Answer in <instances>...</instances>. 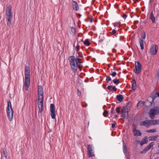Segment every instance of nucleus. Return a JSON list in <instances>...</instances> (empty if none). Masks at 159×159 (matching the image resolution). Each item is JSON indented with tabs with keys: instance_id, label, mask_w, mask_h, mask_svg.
I'll list each match as a JSON object with an SVG mask.
<instances>
[{
	"instance_id": "obj_1",
	"label": "nucleus",
	"mask_w": 159,
	"mask_h": 159,
	"mask_svg": "<svg viewBox=\"0 0 159 159\" xmlns=\"http://www.w3.org/2000/svg\"><path fill=\"white\" fill-rule=\"evenodd\" d=\"M25 76L23 89L27 90L30 84V68L26 66L25 67Z\"/></svg>"
},
{
	"instance_id": "obj_2",
	"label": "nucleus",
	"mask_w": 159,
	"mask_h": 159,
	"mask_svg": "<svg viewBox=\"0 0 159 159\" xmlns=\"http://www.w3.org/2000/svg\"><path fill=\"white\" fill-rule=\"evenodd\" d=\"M69 60L72 70L75 73L77 71V67H78L79 68L80 67V62L77 61L74 56H70Z\"/></svg>"
},
{
	"instance_id": "obj_3",
	"label": "nucleus",
	"mask_w": 159,
	"mask_h": 159,
	"mask_svg": "<svg viewBox=\"0 0 159 159\" xmlns=\"http://www.w3.org/2000/svg\"><path fill=\"white\" fill-rule=\"evenodd\" d=\"M7 10L6 11V19L8 21L7 22V25L8 26L10 25L11 20L12 18V13L11 12V5H9L7 7Z\"/></svg>"
},
{
	"instance_id": "obj_4",
	"label": "nucleus",
	"mask_w": 159,
	"mask_h": 159,
	"mask_svg": "<svg viewBox=\"0 0 159 159\" xmlns=\"http://www.w3.org/2000/svg\"><path fill=\"white\" fill-rule=\"evenodd\" d=\"M159 113V107H154L150 109L149 113L150 117L152 119L154 118L155 116Z\"/></svg>"
},
{
	"instance_id": "obj_5",
	"label": "nucleus",
	"mask_w": 159,
	"mask_h": 159,
	"mask_svg": "<svg viewBox=\"0 0 159 159\" xmlns=\"http://www.w3.org/2000/svg\"><path fill=\"white\" fill-rule=\"evenodd\" d=\"M135 67L134 69L135 73L139 74L141 72L142 65L139 61L135 62Z\"/></svg>"
},
{
	"instance_id": "obj_6",
	"label": "nucleus",
	"mask_w": 159,
	"mask_h": 159,
	"mask_svg": "<svg viewBox=\"0 0 159 159\" xmlns=\"http://www.w3.org/2000/svg\"><path fill=\"white\" fill-rule=\"evenodd\" d=\"M158 50V46L154 44H152L150 49L149 53L151 55H155L157 52Z\"/></svg>"
},
{
	"instance_id": "obj_7",
	"label": "nucleus",
	"mask_w": 159,
	"mask_h": 159,
	"mask_svg": "<svg viewBox=\"0 0 159 159\" xmlns=\"http://www.w3.org/2000/svg\"><path fill=\"white\" fill-rule=\"evenodd\" d=\"M121 117L124 118H127L128 117V110L125 107H123L121 110Z\"/></svg>"
},
{
	"instance_id": "obj_8",
	"label": "nucleus",
	"mask_w": 159,
	"mask_h": 159,
	"mask_svg": "<svg viewBox=\"0 0 159 159\" xmlns=\"http://www.w3.org/2000/svg\"><path fill=\"white\" fill-rule=\"evenodd\" d=\"M87 152L89 157L94 156V152L93 151L92 145H88Z\"/></svg>"
},
{
	"instance_id": "obj_9",
	"label": "nucleus",
	"mask_w": 159,
	"mask_h": 159,
	"mask_svg": "<svg viewBox=\"0 0 159 159\" xmlns=\"http://www.w3.org/2000/svg\"><path fill=\"white\" fill-rule=\"evenodd\" d=\"M149 120H146L140 122V125H143L146 127L148 128L150 126Z\"/></svg>"
},
{
	"instance_id": "obj_10",
	"label": "nucleus",
	"mask_w": 159,
	"mask_h": 159,
	"mask_svg": "<svg viewBox=\"0 0 159 159\" xmlns=\"http://www.w3.org/2000/svg\"><path fill=\"white\" fill-rule=\"evenodd\" d=\"M133 132L134 135L135 136H140L142 134L140 130L137 129L135 127L133 128Z\"/></svg>"
},
{
	"instance_id": "obj_11",
	"label": "nucleus",
	"mask_w": 159,
	"mask_h": 159,
	"mask_svg": "<svg viewBox=\"0 0 159 159\" xmlns=\"http://www.w3.org/2000/svg\"><path fill=\"white\" fill-rule=\"evenodd\" d=\"M148 142V138L147 137H145L140 142V143L141 146L147 143Z\"/></svg>"
},
{
	"instance_id": "obj_12",
	"label": "nucleus",
	"mask_w": 159,
	"mask_h": 159,
	"mask_svg": "<svg viewBox=\"0 0 159 159\" xmlns=\"http://www.w3.org/2000/svg\"><path fill=\"white\" fill-rule=\"evenodd\" d=\"M43 102H38V106L39 108V113H41L43 110Z\"/></svg>"
},
{
	"instance_id": "obj_13",
	"label": "nucleus",
	"mask_w": 159,
	"mask_h": 159,
	"mask_svg": "<svg viewBox=\"0 0 159 159\" xmlns=\"http://www.w3.org/2000/svg\"><path fill=\"white\" fill-rule=\"evenodd\" d=\"M72 2H73L72 4L73 9L75 11L78 10L79 9V7L77 3L74 1H73Z\"/></svg>"
},
{
	"instance_id": "obj_14",
	"label": "nucleus",
	"mask_w": 159,
	"mask_h": 159,
	"mask_svg": "<svg viewBox=\"0 0 159 159\" xmlns=\"http://www.w3.org/2000/svg\"><path fill=\"white\" fill-rule=\"evenodd\" d=\"M158 137V135L150 136L148 138L149 140V141H156Z\"/></svg>"
},
{
	"instance_id": "obj_15",
	"label": "nucleus",
	"mask_w": 159,
	"mask_h": 159,
	"mask_svg": "<svg viewBox=\"0 0 159 159\" xmlns=\"http://www.w3.org/2000/svg\"><path fill=\"white\" fill-rule=\"evenodd\" d=\"M131 89L134 90H135L136 89V81L135 79L133 80V82L132 84Z\"/></svg>"
},
{
	"instance_id": "obj_16",
	"label": "nucleus",
	"mask_w": 159,
	"mask_h": 159,
	"mask_svg": "<svg viewBox=\"0 0 159 159\" xmlns=\"http://www.w3.org/2000/svg\"><path fill=\"white\" fill-rule=\"evenodd\" d=\"M38 102H43V94H38Z\"/></svg>"
},
{
	"instance_id": "obj_17",
	"label": "nucleus",
	"mask_w": 159,
	"mask_h": 159,
	"mask_svg": "<svg viewBox=\"0 0 159 159\" xmlns=\"http://www.w3.org/2000/svg\"><path fill=\"white\" fill-rule=\"evenodd\" d=\"M38 94H43V89L42 87L41 86H39L38 87Z\"/></svg>"
},
{
	"instance_id": "obj_18",
	"label": "nucleus",
	"mask_w": 159,
	"mask_h": 159,
	"mask_svg": "<svg viewBox=\"0 0 159 159\" xmlns=\"http://www.w3.org/2000/svg\"><path fill=\"white\" fill-rule=\"evenodd\" d=\"M139 43L141 49L143 50L144 48V41L142 38H140L139 39Z\"/></svg>"
},
{
	"instance_id": "obj_19",
	"label": "nucleus",
	"mask_w": 159,
	"mask_h": 159,
	"mask_svg": "<svg viewBox=\"0 0 159 159\" xmlns=\"http://www.w3.org/2000/svg\"><path fill=\"white\" fill-rule=\"evenodd\" d=\"M12 112L9 114H7V117L9 120L11 121L13 118V110H12Z\"/></svg>"
},
{
	"instance_id": "obj_20",
	"label": "nucleus",
	"mask_w": 159,
	"mask_h": 159,
	"mask_svg": "<svg viewBox=\"0 0 159 159\" xmlns=\"http://www.w3.org/2000/svg\"><path fill=\"white\" fill-rule=\"evenodd\" d=\"M123 152L125 154H126L127 152L126 145L124 142L123 143Z\"/></svg>"
},
{
	"instance_id": "obj_21",
	"label": "nucleus",
	"mask_w": 159,
	"mask_h": 159,
	"mask_svg": "<svg viewBox=\"0 0 159 159\" xmlns=\"http://www.w3.org/2000/svg\"><path fill=\"white\" fill-rule=\"evenodd\" d=\"M150 19L152 20V22L154 23L155 22V17L153 14V12H152L151 13Z\"/></svg>"
},
{
	"instance_id": "obj_22",
	"label": "nucleus",
	"mask_w": 159,
	"mask_h": 159,
	"mask_svg": "<svg viewBox=\"0 0 159 159\" xmlns=\"http://www.w3.org/2000/svg\"><path fill=\"white\" fill-rule=\"evenodd\" d=\"M50 111L55 112V106L53 104H51L50 105Z\"/></svg>"
},
{
	"instance_id": "obj_23",
	"label": "nucleus",
	"mask_w": 159,
	"mask_h": 159,
	"mask_svg": "<svg viewBox=\"0 0 159 159\" xmlns=\"http://www.w3.org/2000/svg\"><path fill=\"white\" fill-rule=\"evenodd\" d=\"M147 133H155L157 132V130L156 129H148L146 130Z\"/></svg>"
},
{
	"instance_id": "obj_24",
	"label": "nucleus",
	"mask_w": 159,
	"mask_h": 159,
	"mask_svg": "<svg viewBox=\"0 0 159 159\" xmlns=\"http://www.w3.org/2000/svg\"><path fill=\"white\" fill-rule=\"evenodd\" d=\"M117 98L119 101L121 102L123 100V97L122 95L120 94L117 96Z\"/></svg>"
},
{
	"instance_id": "obj_25",
	"label": "nucleus",
	"mask_w": 159,
	"mask_h": 159,
	"mask_svg": "<svg viewBox=\"0 0 159 159\" xmlns=\"http://www.w3.org/2000/svg\"><path fill=\"white\" fill-rule=\"evenodd\" d=\"M132 106V103L131 102H128L127 103L126 107H125L128 110Z\"/></svg>"
},
{
	"instance_id": "obj_26",
	"label": "nucleus",
	"mask_w": 159,
	"mask_h": 159,
	"mask_svg": "<svg viewBox=\"0 0 159 159\" xmlns=\"http://www.w3.org/2000/svg\"><path fill=\"white\" fill-rule=\"evenodd\" d=\"M154 144V142H152L149 143V144L148 145V146H147L146 147L149 150L150 149H151V148L152 147H153V146Z\"/></svg>"
},
{
	"instance_id": "obj_27",
	"label": "nucleus",
	"mask_w": 159,
	"mask_h": 159,
	"mask_svg": "<svg viewBox=\"0 0 159 159\" xmlns=\"http://www.w3.org/2000/svg\"><path fill=\"white\" fill-rule=\"evenodd\" d=\"M150 126L151 125H156L155 121L154 120H149Z\"/></svg>"
},
{
	"instance_id": "obj_28",
	"label": "nucleus",
	"mask_w": 159,
	"mask_h": 159,
	"mask_svg": "<svg viewBox=\"0 0 159 159\" xmlns=\"http://www.w3.org/2000/svg\"><path fill=\"white\" fill-rule=\"evenodd\" d=\"M84 43L87 46H89L90 45V43L88 39H86L84 42Z\"/></svg>"
},
{
	"instance_id": "obj_29",
	"label": "nucleus",
	"mask_w": 159,
	"mask_h": 159,
	"mask_svg": "<svg viewBox=\"0 0 159 159\" xmlns=\"http://www.w3.org/2000/svg\"><path fill=\"white\" fill-rule=\"evenodd\" d=\"M4 157L5 158L7 159V153L6 149L4 150L3 151Z\"/></svg>"
},
{
	"instance_id": "obj_30",
	"label": "nucleus",
	"mask_w": 159,
	"mask_h": 159,
	"mask_svg": "<svg viewBox=\"0 0 159 159\" xmlns=\"http://www.w3.org/2000/svg\"><path fill=\"white\" fill-rule=\"evenodd\" d=\"M149 150L146 147H145L142 150V151L141 152V153H146Z\"/></svg>"
},
{
	"instance_id": "obj_31",
	"label": "nucleus",
	"mask_w": 159,
	"mask_h": 159,
	"mask_svg": "<svg viewBox=\"0 0 159 159\" xmlns=\"http://www.w3.org/2000/svg\"><path fill=\"white\" fill-rule=\"evenodd\" d=\"M143 105V103L142 101H139L137 104V106L138 108H141L142 106Z\"/></svg>"
},
{
	"instance_id": "obj_32",
	"label": "nucleus",
	"mask_w": 159,
	"mask_h": 159,
	"mask_svg": "<svg viewBox=\"0 0 159 159\" xmlns=\"http://www.w3.org/2000/svg\"><path fill=\"white\" fill-rule=\"evenodd\" d=\"M51 116L52 119H55L56 118L55 112H51Z\"/></svg>"
},
{
	"instance_id": "obj_33",
	"label": "nucleus",
	"mask_w": 159,
	"mask_h": 159,
	"mask_svg": "<svg viewBox=\"0 0 159 159\" xmlns=\"http://www.w3.org/2000/svg\"><path fill=\"white\" fill-rule=\"evenodd\" d=\"M12 107H11V103L10 100H9L8 102V107H7V109H11Z\"/></svg>"
},
{
	"instance_id": "obj_34",
	"label": "nucleus",
	"mask_w": 159,
	"mask_h": 159,
	"mask_svg": "<svg viewBox=\"0 0 159 159\" xmlns=\"http://www.w3.org/2000/svg\"><path fill=\"white\" fill-rule=\"evenodd\" d=\"M113 82L116 85H118L119 83V80L116 79L113 80Z\"/></svg>"
},
{
	"instance_id": "obj_35",
	"label": "nucleus",
	"mask_w": 159,
	"mask_h": 159,
	"mask_svg": "<svg viewBox=\"0 0 159 159\" xmlns=\"http://www.w3.org/2000/svg\"><path fill=\"white\" fill-rule=\"evenodd\" d=\"M71 32L73 34H75V28H74L73 27H71Z\"/></svg>"
},
{
	"instance_id": "obj_36",
	"label": "nucleus",
	"mask_w": 159,
	"mask_h": 159,
	"mask_svg": "<svg viewBox=\"0 0 159 159\" xmlns=\"http://www.w3.org/2000/svg\"><path fill=\"white\" fill-rule=\"evenodd\" d=\"M146 33L145 31H143L142 34V37L143 39H145L146 38Z\"/></svg>"
},
{
	"instance_id": "obj_37",
	"label": "nucleus",
	"mask_w": 159,
	"mask_h": 159,
	"mask_svg": "<svg viewBox=\"0 0 159 159\" xmlns=\"http://www.w3.org/2000/svg\"><path fill=\"white\" fill-rule=\"evenodd\" d=\"M108 112L107 111H104L103 113V116L105 117H107L108 116Z\"/></svg>"
},
{
	"instance_id": "obj_38",
	"label": "nucleus",
	"mask_w": 159,
	"mask_h": 159,
	"mask_svg": "<svg viewBox=\"0 0 159 159\" xmlns=\"http://www.w3.org/2000/svg\"><path fill=\"white\" fill-rule=\"evenodd\" d=\"M115 113V111L114 108H112L111 109V115H113V114Z\"/></svg>"
},
{
	"instance_id": "obj_39",
	"label": "nucleus",
	"mask_w": 159,
	"mask_h": 159,
	"mask_svg": "<svg viewBox=\"0 0 159 159\" xmlns=\"http://www.w3.org/2000/svg\"><path fill=\"white\" fill-rule=\"evenodd\" d=\"M12 110H13L12 108L11 109H7V113L9 114L12 112Z\"/></svg>"
},
{
	"instance_id": "obj_40",
	"label": "nucleus",
	"mask_w": 159,
	"mask_h": 159,
	"mask_svg": "<svg viewBox=\"0 0 159 159\" xmlns=\"http://www.w3.org/2000/svg\"><path fill=\"white\" fill-rule=\"evenodd\" d=\"M79 46L78 45L76 46L75 47V50H76V51L77 52V53H79V52H78V51L79 50Z\"/></svg>"
},
{
	"instance_id": "obj_41",
	"label": "nucleus",
	"mask_w": 159,
	"mask_h": 159,
	"mask_svg": "<svg viewBox=\"0 0 159 159\" xmlns=\"http://www.w3.org/2000/svg\"><path fill=\"white\" fill-rule=\"evenodd\" d=\"M106 80L107 81H110L111 80V78L109 76H107Z\"/></svg>"
},
{
	"instance_id": "obj_42",
	"label": "nucleus",
	"mask_w": 159,
	"mask_h": 159,
	"mask_svg": "<svg viewBox=\"0 0 159 159\" xmlns=\"http://www.w3.org/2000/svg\"><path fill=\"white\" fill-rule=\"evenodd\" d=\"M120 25V23L119 22H116L114 24V26H119Z\"/></svg>"
},
{
	"instance_id": "obj_43",
	"label": "nucleus",
	"mask_w": 159,
	"mask_h": 159,
	"mask_svg": "<svg viewBox=\"0 0 159 159\" xmlns=\"http://www.w3.org/2000/svg\"><path fill=\"white\" fill-rule=\"evenodd\" d=\"M116 110L117 112L118 113H119L120 112V107H117L116 109Z\"/></svg>"
},
{
	"instance_id": "obj_44",
	"label": "nucleus",
	"mask_w": 159,
	"mask_h": 159,
	"mask_svg": "<svg viewBox=\"0 0 159 159\" xmlns=\"http://www.w3.org/2000/svg\"><path fill=\"white\" fill-rule=\"evenodd\" d=\"M155 121L156 125H159V120H155Z\"/></svg>"
},
{
	"instance_id": "obj_45",
	"label": "nucleus",
	"mask_w": 159,
	"mask_h": 159,
	"mask_svg": "<svg viewBox=\"0 0 159 159\" xmlns=\"http://www.w3.org/2000/svg\"><path fill=\"white\" fill-rule=\"evenodd\" d=\"M116 75V73L115 72H113L111 74L113 77H115Z\"/></svg>"
},
{
	"instance_id": "obj_46",
	"label": "nucleus",
	"mask_w": 159,
	"mask_h": 159,
	"mask_svg": "<svg viewBox=\"0 0 159 159\" xmlns=\"http://www.w3.org/2000/svg\"><path fill=\"white\" fill-rule=\"evenodd\" d=\"M77 94L78 96H80L81 95V93L78 89L77 90Z\"/></svg>"
},
{
	"instance_id": "obj_47",
	"label": "nucleus",
	"mask_w": 159,
	"mask_h": 159,
	"mask_svg": "<svg viewBox=\"0 0 159 159\" xmlns=\"http://www.w3.org/2000/svg\"><path fill=\"white\" fill-rule=\"evenodd\" d=\"M116 31L115 30L113 29L112 30V33L113 34H115L116 33Z\"/></svg>"
},
{
	"instance_id": "obj_48",
	"label": "nucleus",
	"mask_w": 159,
	"mask_h": 159,
	"mask_svg": "<svg viewBox=\"0 0 159 159\" xmlns=\"http://www.w3.org/2000/svg\"><path fill=\"white\" fill-rule=\"evenodd\" d=\"M127 16L126 15V14H124L123 15V17L124 19H125L127 17Z\"/></svg>"
},
{
	"instance_id": "obj_49",
	"label": "nucleus",
	"mask_w": 159,
	"mask_h": 159,
	"mask_svg": "<svg viewBox=\"0 0 159 159\" xmlns=\"http://www.w3.org/2000/svg\"><path fill=\"white\" fill-rule=\"evenodd\" d=\"M112 89L115 91H116V87L114 86L112 87Z\"/></svg>"
},
{
	"instance_id": "obj_50",
	"label": "nucleus",
	"mask_w": 159,
	"mask_h": 159,
	"mask_svg": "<svg viewBox=\"0 0 159 159\" xmlns=\"http://www.w3.org/2000/svg\"><path fill=\"white\" fill-rule=\"evenodd\" d=\"M112 86L111 85H109L108 86L107 88L108 89L110 90L111 89V88H112Z\"/></svg>"
},
{
	"instance_id": "obj_51",
	"label": "nucleus",
	"mask_w": 159,
	"mask_h": 159,
	"mask_svg": "<svg viewBox=\"0 0 159 159\" xmlns=\"http://www.w3.org/2000/svg\"><path fill=\"white\" fill-rule=\"evenodd\" d=\"M116 124V123H114L112 124L111 127L112 128H114L115 127V125Z\"/></svg>"
},
{
	"instance_id": "obj_52",
	"label": "nucleus",
	"mask_w": 159,
	"mask_h": 159,
	"mask_svg": "<svg viewBox=\"0 0 159 159\" xmlns=\"http://www.w3.org/2000/svg\"><path fill=\"white\" fill-rule=\"evenodd\" d=\"M76 59H77V61H79V60H80V58H79V56H77L76 57Z\"/></svg>"
},
{
	"instance_id": "obj_53",
	"label": "nucleus",
	"mask_w": 159,
	"mask_h": 159,
	"mask_svg": "<svg viewBox=\"0 0 159 159\" xmlns=\"http://www.w3.org/2000/svg\"><path fill=\"white\" fill-rule=\"evenodd\" d=\"M118 117V116L117 115H115V117L116 118H117Z\"/></svg>"
},
{
	"instance_id": "obj_54",
	"label": "nucleus",
	"mask_w": 159,
	"mask_h": 159,
	"mask_svg": "<svg viewBox=\"0 0 159 159\" xmlns=\"http://www.w3.org/2000/svg\"><path fill=\"white\" fill-rule=\"evenodd\" d=\"M102 40H103L102 39H100L99 40V42H102Z\"/></svg>"
},
{
	"instance_id": "obj_55",
	"label": "nucleus",
	"mask_w": 159,
	"mask_h": 159,
	"mask_svg": "<svg viewBox=\"0 0 159 159\" xmlns=\"http://www.w3.org/2000/svg\"><path fill=\"white\" fill-rule=\"evenodd\" d=\"M92 22H93V20H92V19H91V20H90V22L91 23H92Z\"/></svg>"
},
{
	"instance_id": "obj_56",
	"label": "nucleus",
	"mask_w": 159,
	"mask_h": 159,
	"mask_svg": "<svg viewBox=\"0 0 159 159\" xmlns=\"http://www.w3.org/2000/svg\"><path fill=\"white\" fill-rule=\"evenodd\" d=\"M157 95L159 97V93H157Z\"/></svg>"
},
{
	"instance_id": "obj_57",
	"label": "nucleus",
	"mask_w": 159,
	"mask_h": 159,
	"mask_svg": "<svg viewBox=\"0 0 159 159\" xmlns=\"http://www.w3.org/2000/svg\"><path fill=\"white\" fill-rule=\"evenodd\" d=\"M129 159V158H128V159Z\"/></svg>"
}]
</instances>
